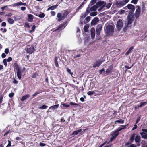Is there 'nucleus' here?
I'll return each mask as SVG.
<instances>
[{
	"label": "nucleus",
	"mask_w": 147,
	"mask_h": 147,
	"mask_svg": "<svg viewBox=\"0 0 147 147\" xmlns=\"http://www.w3.org/2000/svg\"><path fill=\"white\" fill-rule=\"evenodd\" d=\"M70 12L67 10H65L63 12V15L60 13H58L57 15V17L58 18V21L60 22L64 19L65 18L69 13Z\"/></svg>",
	"instance_id": "nucleus-1"
},
{
	"label": "nucleus",
	"mask_w": 147,
	"mask_h": 147,
	"mask_svg": "<svg viewBox=\"0 0 147 147\" xmlns=\"http://www.w3.org/2000/svg\"><path fill=\"white\" fill-rule=\"evenodd\" d=\"M13 67L17 71L16 72L17 76L18 78L20 79L21 78L22 73L20 67L16 63H14L13 64Z\"/></svg>",
	"instance_id": "nucleus-2"
},
{
	"label": "nucleus",
	"mask_w": 147,
	"mask_h": 147,
	"mask_svg": "<svg viewBox=\"0 0 147 147\" xmlns=\"http://www.w3.org/2000/svg\"><path fill=\"white\" fill-rule=\"evenodd\" d=\"M26 48L27 53L29 54H32L35 51L34 47L32 45H28L26 46Z\"/></svg>",
	"instance_id": "nucleus-3"
},
{
	"label": "nucleus",
	"mask_w": 147,
	"mask_h": 147,
	"mask_svg": "<svg viewBox=\"0 0 147 147\" xmlns=\"http://www.w3.org/2000/svg\"><path fill=\"white\" fill-rule=\"evenodd\" d=\"M129 1V0H123L120 2L116 1L115 4L117 7H120L126 4Z\"/></svg>",
	"instance_id": "nucleus-4"
},
{
	"label": "nucleus",
	"mask_w": 147,
	"mask_h": 147,
	"mask_svg": "<svg viewBox=\"0 0 147 147\" xmlns=\"http://www.w3.org/2000/svg\"><path fill=\"white\" fill-rule=\"evenodd\" d=\"M67 24V21H65L59 25L58 28L54 30V32H59L64 29Z\"/></svg>",
	"instance_id": "nucleus-5"
},
{
	"label": "nucleus",
	"mask_w": 147,
	"mask_h": 147,
	"mask_svg": "<svg viewBox=\"0 0 147 147\" xmlns=\"http://www.w3.org/2000/svg\"><path fill=\"white\" fill-rule=\"evenodd\" d=\"M90 7L88 6L86 9V12L87 13H89L90 11H96L98 8V6L96 5L93 6L90 8Z\"/></svg>",
	"instance_id": "nucleus-6"
},
{
	"label": "nucleus",
	"mask_w": 147,
	"mask_h": 147,
	"mask_svg": "<svg viewBox=\"0 0 147 147\" xmlns=\"http://www.w3.org/2000/svg\"><path fill=\"white\" fill-rule=\"evenodd\" d=\"M123 23L121 19H119L117 22L116 28L118 31H119L123 27Z\"/></svg>",
	"instance_id": "nucleus-7"
},
{
	"label": "nucleus",
	"mask_w": 147,
	"mask_h": 147,
	"mask_svg": "<svg viewBox=\"0 0 147 147\" xmlns=\"http://www.w3.org/2000/svg\"><path fill=\"white\" fill-rule=\"evenodd\" d=\"M105 30L106 33L109 34L113 32L114 29L113 26L111 25H109L106 27Z\"/></svg>",
	"instance_id": "nucleus-8"
},
{
	"label": "nucleus",
	"mask_w": 147,
	"mask_h": 147,
	"mask_svg": "<svg viewBox=\"0 0 147 147\" xmlns=\"http://www.w3.org/2000/svg\"><path fill=\"white\" fill-rule=\"evenodd\" d=\"M113 65H111L109 66L108 68L106 69L105 72L104 73V75H107L111 74L113 72Z\"/></svg>",
	"instance_id": "nucleus-9"
},
{
	"label": "nucleus",
	"mask_w": 147,
	"mask_h": 147,
	"mask_svg": "<svg viewBox=\"0 0 147 147\" xmlns=\"http://www.w3.org/2000/svg\"><path fill=\"white\" fill-rule=\"evenodd\" d=\"M136 7L137 8L136 9V11H135V12L134 14L135 16L136 19L138 18L140 15V9L141 7L137 5L136 6Z\"/></svg>",
	"instance_id": "nucleus-10"
},
{
	"label": "nucleus",
	"mask_w": 147,
	"mask_h": 147,
	"mask_svg": "<svg viewBox=\"0 0 147 147\" xmlns=\"http://www.w3.org/2000/svg\"><path fill=\"white\" fill-rule=\"evenodd\" d=\"M134 17L133 15L129 13L127 17V24L128 25L131 24L134 20Z\"/></svg>",
	"instance_id": "nucleus-11"
},
{
	"label": "nucleus",
	"mask_w": 147,
	"mask_h": 147,
	"mask_svg": "<svg viewBox=\"0 0 147 147\" xmlns=\"http://www.w3.org/2000/svg\"><path fill=\"white\" fill-rule=\"evenodd\" d=\"M127 8L129 10L130 13L132 14L135 10V7L133 5L129 4L127 5Z\"/></svg>",
	"instance_id": "nucleus-12"
},
{
	"label": "nucleus",
	"mask_w": 147,
	"mask_h": 147,
	"mask_svg": "<svg viewBox=\"0 0 147 147\" xmlns=\"http://www.w3.org/2000/svg\"><path fill=\"white\" fill-rule=\"evenodd\" d=\"M102 29V27L101 25H98L96 29V35L99 36L100 34V32Z\"/></svg>",
	"instance_id": "nucleus-13"
},
{
	"label": "nucleus",
	"mask_w": 147,
	"mask_h": 147,
	"mask_svg": "<svg viewBox=\"0 0 147 147\" xmlns=\"http://www.w3.org/2000/svg\"><path fill=\"white\" fill-rule=\"evenodd\" d=\"M94 91L97 93V94H95V95H102L106 93L105 90L104 89L102 90L101 91L98 90H95Z\"/></svg>",
	"instance_id": "nucleus-14"
},
{
	"label": "nucleus",
	"mask_w": 147,
	"mask_h": 147,
	"mask_svg": "<svg viewBox=\"0 0 147 147\" xmlns=\"http://www.w3.org/2000/svg\"><path fill=\"white\" fill-rule=\"evenodd\" d=\"M91 36L92 39H94L95 37V28L92 27L90 30Z\"/></svg>",
	"instance_id": "nucleus-15"
},
{
	"label": "nucleus",
	"mask_w": 147,
	"mask_h": 147,
	"mask_svg": "<svg viewBox=\"0 0 147 147\" xmlns=\"http://www.w3.org/2000/svg\"><path fill=\"white\" fill-rule=\"evenodd\" d=\"M99 21L97 17H95L92 21L91 24L94 25L96 24Z\"/></svg>",
	"instance_id": "nucleus-16"
},
{
	"label": "nucleus",
	"mask_w": 147,
	"mask_h": 147,
	"mask_svg": "<svg viewBox=\"0 0 147 147\" xmlns=\"http://www.w3.org/2000/svg\"><path fill=\"white\" fill-rule=\"evenodd\" d=\"M102 63V62L98 60L96 61L94 63V65L93 66V67L94 68H95L97 67H99Z\"/></svg>",
	"instance_id": "nucleus-17"
},
{
	"label": "nucleus",
	"mask_w": 147,
	"mask_h": 147,
	"mask_svg": "<svg viewBox=\"0 0 147 147\" xmlns=\"http://www.w3.org/2000/svg\"><path fill=\"white\" fill-rule=\"evenodd\" d=\"M59 106V105L57 104L50 107L49 109V112H51L53 111L55 109L57 108Z\"/></svg>",
	"instance_id": "nucleus-18"
},
{
	"label": "nucleus",
	"mask_w": 147,
	"mask_h": 147,
	"mask_svg": "<svg viewBox=\"0 0 147 147\" xmlns=\"http://www.w3.org/2000/svg\"><path fill=\"white\" fill-rule=\"evenodd\" d=\"M34 18L33 16L31 14H29L28 16V22H32Z\"/></svg>",
	"instance_id": "nucleus-19"
},
{
	"label": "nucleus",
	"mask_w": 147,
	"mask_h": 147,
	"mask_svg": "<svg viewBox=\"0 0 147 147\" xmlns=\"http://www.w3.org/2000/svg\"><path fill=\"white\" fill-rule=\"evenodd\" d=\"M57 57H55L54 59V62L55 66L57 67H59V66L57 62Z\"/></svg>",
	"instance_id": "nucleus-20"
},
{
	"label": "nucleus",
	"mask_w": 147,
	"mask_h": 147,
	"mask_svg": "<svg viewBox=\"0 0 147 147\" xmlns=\"http://www.w3.org/2000/svg\"><path fill=\"white\" fill-rule=\"evenodd\" d=\"M30 96V95L29 94H27L23 96L20 99V100L22 101H24L26 99L28 98Z\"/></svg>",
	"instance_id": "nucleus-21"
},
{
	"label": "nucleus",
	"mask_w": 147,
	"mask_h": 147,
	"mask_svg": "<svg viewBox=\"0 0 147 147\" xmlns=\"http://www.w3.org/2000/svg\"><path fill=\"white\" fill-rule=\"evenodd\" d=\"M104 1H100L96 3V5L98 6V7L102 6V5H104L105 3Z\"/></svg>",
	"instance_id": "nucleus-22"
},
{
	"label": "nucleus",
	"mask_w": 147,
	"mask_h": 147,
	"mask_svg": "<svg viewBox=\"0 0 147 147\" xmlns=\"http://www.w3.org/2000/svg\"><path fill=\"white\" fill-rule=\"evenodd\" d=\"M135 141L136 143H139L140 141V137L139 136L137 135L135 138Z\"/></svg>",
	"instance_id": "nucleus-23"
},
{
	"label": "nucleus",
	"mask_w": 147,
	"mask_h": 147,
	"mask_svg": "<svg viewBox=\"0 0 147 147\" xmlns=\"http://www.w3.org/2000/svg\"><path fill=\"white\" fill-rule=\"evenodd\" d=\"M58 5L57 4L55 5L52 6H51L50 7H49L48 8L47 10L48 11L49 10H53L57 8Z\"/></svg>",
	"instance_id": "nucleus-24"
},
{
	"label": "nucleus",
	"mask_w": 147,
	"mask_h": 147,
	"mask_svg": "<svg viewBox=\"0 0 147 147\" xmlns=\"http://www.w3.org/2000/svg\"><path fill=\"white\" fill-rule=\"evenodd\" d=\"M140 134L142 137L144 139H147V134L144 132H140Z\"/></svg>",
	"instance_id": "nucleus-25"
},
{
	"label": "nucleus",
	"mask_w": 147,
	"mask_h": 147,
	"mask_svg": "<svg viewBox=\"0 0 147 147\" xmlns=\"http://www.w3.org/2000/svg\"><path fill=\"white\" fill-rule=\"evenodd\" d=\"M7 21L10 24H13L14 22V20L10 18H8Z\"/></svg>",
	"instance_id": "nucleus-26"
},
{
	"label": "nucleus",
	"mask_w": 147,
	"mask_h": 147,
	"mask_svg": "<svg viewBox=\"0 0 147 147\" xmlns=\"http://www.w3.org/2000/svg\"><path fill=\"white\" fill-rule=\"evenodd\" d=\"M82 131V129H80L74 131L72 133V135H76L78 134L80 132Z\"/></svg>",
	"instance_id": "nucleus-27"
},
{
	"label": "nucleus",
	"mask_w": 147,
	"mask_h": 147,
	"mask_svg": "<svg viewBox=\"0 0 147 147\" xmlns=\"http://www.w3.org/2000/svg\"><path fill=\"white\" fill-rule=\"evenodd\" d=\"M147 104V102H141L140 103V104L139 105H138V107H142L143 106L145 105H146Z\"/></svg>",
	"instance_id": "nucleus-28"
},
{
	"label": "nucleus",
	"mask_w": 147,
	"mask_h": 147,
	"mask_svg": "<svg viewBox=\"0 0 147 147\" xmlns=\"http://www.w3.org/2000/svg\"><path fill=\"white\" fill-rule=\"evenodd\" d=\"M89 26L88 24H87L85 25L84 27V29L85 32H87L88 30Z\"/></svg>",
	"instance_id": "nucleus-29"
},
{
	"label": "nucleus",
	"mask_w": 147,
	"mask_h": 147,
	"mask_svg": "<svg viewBox=\"0 0 147 147\" xmlns=\"http://www.w3.org/2000/svg\"><path fill=\"white\" fill-rule=\"evenodd\" d=\"M119 134V133L116 132V131L115 130L114 131L112 134V136H114L116 138Z\"/></svg>",
	"instance_id": "nucleus-30"
},
{
	"label": "nucleus",
	"mask_w": 147,
	"mask_h": 147,
	"mask_svg": "<svg viewBox=\"0 0 147 147\" xmlns=\"http://www.w3.org/2000/svg\"><path fill=\"white\" fill-rule=\"evenodd\" d=\"M42 91L41 90H39L35 92L34 94L32 95L33 97H34L36 95L42 93Z\"/></svg>",
	"instance_id": "nucleus-31"
},
{
	"label": "nucleus",
	"mask_w": 147,
	"mask_h": 147,
	"mask_svg": "<svg viewBox=\"0 0 147 147\" xmlns=\"http://www.w3.org/2000/svg\"><path fill=\"white\" fill-rule=\"evenodd\" d=\"M134 47L133 46L131 47L128 51L126 52L125 53V55H127L128 54H129L131 52V51L133 49Z\"/></svg>",
	"instance_id": "nucleus-32"
},
{
	"label": "nucleus",
	"mask_w": 147,
	"mask_h": 147,
	"mask_svg": "<svg viewBox=\"0 0 147 147\" xmlns=\"http://www.w3.org/2000/svg\"><path fill=\"white\" fill-rule=\"evenodd\" d=\"M96 0H92L89 4L88 6H90L93 5L96 2Z\"/></svg>",
	"instance_id": "nucleus-33"
},
{
	"label": "nucleus",
	"mask_w": 147,
	"mask_h": 147,
	"mask_svg": "<svg viewBox=\"0 0 147 147\" xmlns=\"http://www.w3.org/2000/svg\"><path fill=\"white\" fill-rule=\"evenodd\" d=\"M135 135V134H133L131 136L130 138V140L131 142H132L134 140Z\"/></svg>",
	"instance_id": "nucleus-34"
},
{
	"label": "nucleus",
	"mask_w": 147,
	"mask_h": 147,
	"mask_svg": "<svg viewBox=\"0 0 147 147\" xmlns=\"http://www.w3.org/2000/svg\"><path fill=\"white\" fill-rule=\"evenodd\" d=\"M98 14V12L97 11H94L91 12L90 14V15L91 16H94Z\"/></svg>",
	"instance_id": "nucleus-35"
},
{
	"label": "nucleus",
	"mask_w": 147,
	"mask_h": 147,
	"mask_svg": "<svg viewBox=\"0 0 147 147\" xmlns=\"http://www.w3.org/2000/svg\"><path fill=\"white\" fill-rule=\"evenodd\" d=\"M116 122H118L119 123L123 124L124 123V120L122 119H120L115 121V123H116Z\"/></svg>",
	"instance_id": "nucleus-36"
},
{
	"label": "nucleus",
	"mask_w": 147,
	"mask_h": 147,
	"mask_svg": "<svg viewBox=\"0 0 147 147\" xmlns=\"http://www.w3.org/2000/svg\"><path fill=\"white\" fill-rule=\"evenodd\" d=\"M47 106L45 105H43L41 106H40L39 107V108L40 109H46L47 108Z\"/></svg>",
	"instance_id": "nucleus-37"
},
{
	"label": "nucleus",
	"mask_w": 147,
	"mask_h": 147,
	"mask_svg": "<svg viewBox=\"0 0 147 147\" xmlns=\"http://www.w3.org/2000/svg\"><path fill=\"white\" fill-rule=\"evenodd\" d=\"M20 1L19 2L16 3H14L13 4H12V6L13 7L14 6H18L19 5H20Z\"/></svg>",
	"instance_id": "nucleus-38"
},
{
	"label": "nucleus",
	"mask_w": 147,
	"mask_h": 147,
	"mask_svg": "<svg viewBox=\"0 0 147 147\" xmlns=\"http://www.w3.org/2000/svg\"><path fill=\"white\" fill-rule=\"evenodd\" d=\"M142 12H143L144 11H145L146 10V7H145V4H142Z\"/></svg>",
	"instance_id": "nucleus-39"
},
{
	"label": "nucleus",
	"mask_w": 147,
	"mask_h": 147,
	"mask_svg": "<svg viewBox=\"0 0 147 147\" xmlns=\"http://www.w3.org/2000/svg\"><path fill=\"white\" fill-rule=\"evenodd\" d=\"M138 1V0H132L131 3L135 5L137 3Z\"/></svg>",
	"instance_id": "nucleus-40"
},
{
	"label": "nucleus",
	"mask_w": 147,
	"mask_h": 147,
	"mask_svg": "<svg viewBox=\"0 0 147 147\" xmlns=\"http://www.w3.org/2000/svg\"><path fill=\"white\" fill-rule=\"evenodd\" d=\"M38 16L40 18H42L45 17V14L43 13H41V14H39Z\"/></svg>",
	"instance_id": "nucleus-41"
},
{
	"label": "nucleus",
	"mask_w": 147,
	"mask_h": 147,
	"mask_svg": "<svg viewBox=\"0 0 147 147\" xmlns=\"http://www.w3.org/2000/svg\"><path fill=\"white\" fill-rule=\"evenodd\" d=\"M140 118H141L140 116H139V117H138L137 118V119L136 121V123H135L136 124H137L139 122V121L140 120Z\"/></svg>",
	"instance_id": "nucleus-42"
},
{
	"label": "nucleus",
	"mask_w": 147,
	"mask_h": 147,
	"mask_svg": "<svg viewBox=\"0 0 147 147\" xmlns=\"http://www.w3.org/2000/svg\"><path fill=\"white\" fill-rule=\"evenodd\" d=\"M67 71V72L70 75H72L73 74V73L71 72V70L69 69L68 68H67L66 69Z\"/></svg>",
	"instance_id": "nucleus-43"
},
{
	"label": "nucleus",
	"mask_w": 147,
	"mask_h": 147,
	"mask_svg": "<svg viewBox=\"0 0 147 147\" xmlns=\"http://www.w3.org/2000/svg\"><path fill=\"white\" fill-rule=\"evenodd\" d=\"M93 93L92 91H89L88 92L87 94L89 96H91L93 95Z\"/></svg>",
	"instance_id": "nucleus-44"
},
{
	"label": "nucleus",
	"mask_w": 147,
	"mask_h": 147,
	"mask_svg": "<svg viewBox=\"0 0 147 147\" xmlns=\"http://www.w3.org/2000/svg\"><path fill=\"white\" fill-rule=\"evenodd\" d=\"M3 63L4 65L5 66L7 65V60L6 59H4L3 60Z\"/></svg>",
	"instance_id": "nucleus-45"
},
{
	"label": "nucleus",
	"mask_w": 147,
	"mask_h": 147,
	"mask_svg": "<svg viewBox=\"0 0 147 147\" xmlns=\"http://www.w3.org/2000/svg\"><path fill=\"white\" fill-rule=\"evenodd\" d=\"M62 105L65 108L68 107L70 106L69 105L66 104L65 103H63Z\"/></svg>",
	"instance_id": "nucleus-46"
},
{
	"label": "nucleus",
	"mask_w": 147,
	"mask_h": 147,
	"mask_svg": "<svg viewBox=\"0 0 147 147\" xmlns=\"http://www.w3.org/2000/svg\"><path fill=\"white\" fill-rule=\"evenodd\" d=\"M3 96L1 95L0 96V104L2 103L3 102Z\"/></svg>",
	"instance_id": "nucleus-47"
},
{
	"label": "nucleus",
	"mask_w": 147,
	"mask_h": 147,
	"mask_svg": "<svg viewBox=\"0 0 147 147\" xmlns=\"http://www.w3.org/2000/svg\"><path fill=\"white\" fill-rule=\"evenodd\" d=\"M25 27H27L28 28H29L30 26L29 25V24L28 22H26L24 24Z\"/></svg>",
	"instance_id": "nucleus-48"
},
{
	"label": "nucleus",
	"mask_w": 147,
	"mask_h": 147,
	"mask_svg": "<svg viewBox=\"0 0 147 147\" xmlns=\"http://www.w3.org/2000/svg\"><path fill=\"white\" fill-rule=\"evenodd\" d=\"M88 13H87L86 11L85 14L84 15H82V18H84L88 14Z\"/></svg>",
	"instance_id": "nucleus-49"
},
{
	"label": "nucleus",
	"mask_w": 147,
	"mask_h": 147,
	"mask_svg": "<svg viewBox=\"0 0 147 147\" xmlns=\"http://www.w3.org/2000/svg\"><path fill=\"white\" fill-rule=\"evenodd\" d=\"M116 138L114 136H113L111 137L110 140L109 141V142H112L114 139H115Z\"/></svg>",
	"instance_id": "nucleus-50"
},
{
	"label": "nucleus",
	"mask_w": 147,
	"mask_h": 147,
	"mask_svg": "<svg viewBox=\"0 0 147 147\" xmlns=\"http://www.w3.org/2000/svg\"><path fill=\"white\" fill-rule=\"evenodd\" d=\"M37 75V73H35L31 77L32 78H35Z\"/></svg>",
	"instance_id": "nucleus-51"
},
{
	"label": "nucleus",
	"mask_w": 147,
	"mask_h": 147,
	"mask_svg": "<svg viewBox=\"0 0 147 147\" xmlns=\"http://www.w3.org/2000/svg\"><path fill=\"white\" fill-rule=\"evenodd\" d=\"M14 94V93H13L12 92L9 94V97L11 98L13 96Z\"/></svg>",
	"instance_id": "nucleus-52"
},
{
	"label": "nucleus",
	"mask_w": 147,
	"mask_h": 147,
	"mask_svg": "<svg viewBox=\"0 0 147 147\" xmlns=\"http://www.w3.org/2000/svg\"><path fill=\"white\" fill-rule=\"evenodd\" d=\"M8 144L6 146V147H9L10 146H11V142L10 141L8 140Z\"/></svg>",
	"instance_id": "nucleus-53"
},
{
	"label": "nucleus",
	"mask_w": 147,
	"mask_h": 147,
	"mask_svg": "<svg viewBox=\"0 0 147 147\" xmlns=\"http://www.w3.org/2000/svg\"><path fill=\"white\" fill-rule=\"evenodd\" d=\"M122 130L121 127H119L117 130H115L116 132L119 133V132Z\"/></svg>",
	"instance_id": "nucleus-54"
},
{
	"label": "nucleus",
	"mask_w": 147,
	"mask_h": 147,
	"mask_svg": "<svg viewBox=\"0 0 147 147\" xmlns=\"http://www.w3.org/2000/svg\"><path fill=\"white\" fill-rule=\"evenodd\" d=\"M70 104L71 105H74L75 106H79V105L77 103H73L72 102H71L70 103Z\"/></svg>",
	"instance_id": "nucleus-55"
},
{
	"label": "nucleus",
	"mask_w": 147,
	"mask_h": 147,
	"mask_svg": "<svg viewBox=\"0 0 147 147\" xmlns=\"http://www.w3.org/2000/svg\"><path fill=\"white\" fill-rule=\"evenodd\" d=\"M5 53L7 54H8L9 52V49L8 48H6L4 51Z\"/></svg>",
	"instance_id": "nucleus-56"
},
{
	"label": "nucleus",
	"mask_w": 147,
	"mask_h": 147,
	"mask_svg": "<svg viewBox=\"0 0 147 147\" xmlns=\"http://www.w3.org/2000/svg\"><path fill=\"white\" fill-rule=\"evenodd\" d=\"M132 143L131 142H128L127 143H126L125 144V146H127L129 145Z\"/></svg>",
	"instance_id": "nucleus-57"
},
{
	"label": "nucleus",
	"mask_w": 147,
	"mask_h": 147,
	"mask_svg": "<svg viewBox=\"0 0 147 147\" xmlns=\"http://www.w3.org/2000/svg\"><path fill=\"white\" fill-rule=\"evenodd\" d=\"M6 25V23L5 22H3L1 24V26L3 27H5Z\"/></svg>",
	"instance_id": "nucleus-58"
},
{
	"label": "nucleus",
	"mask_w": 147,
	"mask_h": 147,
	"mask_svg": "<svg viewBox=\"0 0 147 147\" xmlns=\"http://www.w3.org/2000/svg\"><path fill=\"white\" fill-rule=\"evenodd\" d=\"M121 128L122 129H125L126 128V125H121Z\"/></svg>",
	"instance_id": "nucleus-59"
},
{
	"label": "nucleus",
	"mask_w": 147,
	"mask_h": 147,
	"mask_svg": "<svg viewBox=\"0 0 147 147\" xmlns=\"http://www.w3.org/2000/svg\"><path fill=\"white\" fill-rule=\"evenodd\" d=\"M99 71L100 74H101L103 71H105V69L104 68H103L102 69L100 70Z\"/></svg>",
	"instance_id": "nucleus-60"
},
{
	"label": "nucleus",
	"mask_w": 147,
	"mask_h": 147,
	"mask_svg": "<svg viewBox=\"0 0 147 147\" xmlns=\"http://www.w3.org/2000/svg\"><path fill=\"white\" fill-rule=\"evenodd\" d=\"M39 144H40V146L42 147L44 146H45L46 145V144H45L42 143V142H40L39 143Z\"/></svg>",
	"instance_id": "nucleus-61"
},
{
	"label": "nucleus",
	"mask_w": 147,
	"mask_h": 147,
	"mask_svg": "<svg viewBox=\"0 0 147 147\" xmlns=\"http://www.w3.org/2000/svg\"><path fill=\"white\" fill-rule=\"evenodd\" d=\"M12 60V58L11 57H9L7 59V61L8 62H10Z\"/></svg>",
	"instance_id": "nucleus-62"
},
{
	"label": "nucleus",
	"mask_w": 147,
	"mask_h": 147,
	"mask_svg": "<svg viewBox=\"0 0 147 147\" xmlns=\"http://www.w3.org/2000/svg\"><path fill=\"white\" fill-rule=\"evenodd\" d=\"M107 142V141H105L102 144L100 145V146H99L98 147H102L103 146H104Z\"/></svg>",
	"instance_id": "nucleus-63"
},
{
	"label": "nucleus",
	"mask_w": 147,
	"mask_h": 147,
	"mask_svg": "<svg viewBox=\"0 0 147 147\" xmlns=\"http://www.w3.org/2000/svg\"><path fill=\"white\" fill-rule=\"evenodd\" d=\"M128 147H137V146L133 144L130 145L129 146H128Z\"/></svg>",
	"instance_id": "nucleus-64"
}]
</instances>
